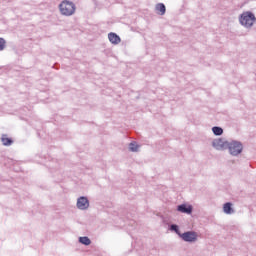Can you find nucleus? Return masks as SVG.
Listing matches in <instances>:
<instances>
[{
    "label": "nucleus",
    "instance_id": "16",
    "mask_svg": "<svg viewBox=\"0 0 256 256\" xmlns=\"http://www.w3.org/2000/svg\"><path fill=\"white\" fill-rule=\"evenodd\" d=\"M5 49V39L0 38V51H3Z\"/></svg>",
    "mask_w": 256,
    "mask_h": 256
},
{
    "label": "nucleus",
    "instance_id": "8",
    "mask_svg": "<svg viewBox=\"0 0 256 256\" xmlns=\"http://www.w3.org/2000/svg\"><path fill=\"white\" fill-rule=\"evenodd\" d=\"M177 211H179L180 213H186L187 215H191V213H193V207L182 204L178 206Z\"/></svg>",
    "mask_w": 256,
    "mask_h": 256
},
{
    "label": "nucleus",
    "instance_id": "1",
    "mask_svg": "<svg viewBox=\"0 0 256 256\" xmlns=\"http://www.w3.org/2000/svg\"><path fill=\"white\" fill-rule=\"evenodd\" d=\"M76 6L73 2L69 0H64L59 5V11L61 15H64L65 17H71V15H75Z\"/></svg>",
    "mask_w": 256,
    "mask_h": 256
},
{
    "label": "nucleus",
    "instance_id": "6",
    "mask_svg": "<svg viewBox=\"0 0 256 256\" xmlns=\"http://www.w3.org/2000/svg\"><path fill=\"white\" fill-rule=\"evenodd\" d=\"M77 207L82 211H84V209H89V200L85 197H80L77 200Z\"/></svg>",
    "mask_w": 256,
    "mask_h": 256
},
{
    "label": "nucleus",
    "instance_id": "5",
    "mask_svg": "<svg viewBox=\"0 0 256 256\" xmlns=\"http://www.w3.org/2000/svg\"><path fill=\"white\" fill-rule=\"evenodd\" d=\"M213 147L218 151H223V149H227L229 147V142L224 141L223 139H217L213 141Z\"/></svg>",
    "mask_w": 256,
    "mask_h": 256
},
{
    "label": "nucleus",
    "instance_id": "4",
    "mask_svg": "<svg viewBox=\"0 0 256 256\" xmlns=\"http://www.w3.org/2000/svg\"><path fill=\"white\" fill-rule=\"evenodd\" d=\"M180 237L183 239V241H187L189 243H193L197 241V232H185L183 234H180Z\"/></svg>",
    "mask_w": 256,
    "mask_h": 256
},
{
    "label": "nucleus",
    "instance_id": "14",
    "mask_svg": "<svg viewBox=\"0 0 256 256\" xmlns=\"http://www.w3.org/2000/svg\"><path fill=\"white\" fill-rule=\"evenodd\" d=\"M129 149L130 151H138L139 145H137L136 143H130Z\"/></svg>",
    "mask_w": 256,
    "mask_h": 256
},
{
    "label": "nucleus",
    "instance_id": "11",
    "mask_svg": "<svg viewBox=\"0 0 256 256\" xmlns=\"http://www.w3.org/2000/svg\"><path fill=\"white\" fill-rule=\"evenodd\" d=\"M156 10L158 11V13L160 15H165V11H166L165 4H163V3L157 4Z\"/></svg>",
    "mask_w": 256,
    "mask_h": 256
},
{
    "label": "nucleus",
    "instance_id": "13",
    "mask_svg": "<svg viewBox=\"0 0 256 256\" xmlns=\"http://www.w3.org/2000/svg\"><path fill=\"white\" fill-rule=\"evenodd\" d=\"M212 131H213L214 135H223V128H221V127L215 126L212 128Z\"/></svg>",
    "mask_w": 256,
    "mask_h": 256
},
{
    "label": "nucleus",
    "instance_id": "3",
    "mask_svg": "<svg viewBox=\"0 0 256 256\" xmlns=\"http://www.w3.org/2000/svg\"><path fill=\"white\" fill-rule=\"evenodd\" d=\"M228 148L231 155H239L243 151V145L237 141L228 143Z\"/></svg>",
    "mask_w": 256,
    "mask_h": 256
},
{
    "label": "nucleus",
    "instance_id": "15",
    "mask_svg": "<svg viewBox=\"0 0 256 256\" xmlns=\"http://www.w3.org/2000/svg\"><path fill=\"white\" fill-rule=\"evenodd\" d=\"M171 231H175V233H177L178 235H181L179 233V227L175 224L171 225Z\"/></svg>",
    "mask_w": 256,
    "mask_h": 256
},
{
    "label": "nucleus",
    "instance_id": "2",
    "mask_svg": "<svg viewBox=\"0 0 256 256\" xmlns=\"http://www.w3.org/2000/svg\"><path fill=\"white\" fill-rule=\"evenodd\" d=\"M256 18L255 15L251 12H244L240 16V23L244 27H253V24L255 23Z\"/></svg>",
    "mask_w": 256,
    "mask_h": 256
},
{
    "label": "nucleus",
    "instance_id": "12",
    "mask_svg": "<svg viewBox=\"0 0 256 256\" xmlns=\"http://www.w3.org/2000/svg\"><path fill=\"white\" fill-rule=\"evenodd\" d=\"M79 242L82 243V245H91L89 237H80Z\"/></svg>",
    "mask_w": 256,
    "mask_h": 256
},
{
    "label": "nucleus",
    "instance_id": "9",
    "mask_svg": "<svg viewBox=\"0 0 256 256\" xmlns=\"http://www.w3.org/2000/svg\"><path fill=\"white\" fill-rule=\"evenodd\" d=\"M231 206H232L231 203L229 202L225 203L223 206L224 213H226L227 215H231V213H233V208Z\"/></svg>",
    "mask_w": 256,
    "mask_h": 256
},
{
    "label": "nucleus",
    "instance_id": "10",
    "mask_svg": "<svg viewBox=\"0 0 256 256\" xmlns=\"http://www.w3.org/2000/svg\"><path fill=\"white\" fill-rule=\"evenodd\" d=\"M1 141L3 143V145L5 146H9L13 144V140H11V138L7 137L6 134L2 135Z\"/></svg>",
    "mask_w": 256,
    "mask_h": 256
},
{
    "label": "nucleus",
    "instance_id": "7",
    "mask_svg": "<svg viewBox=\"0 0 256 256\" xmlns=\"http://www.w3.org/2000/svg\"><path fill=\"white\" fill-rule=\"evenodd\" d=\"M108 39L113 45H119V43H121V37L113 32L108 34Z\"/></svg>",
    "mask_w": 256,
    "mask_h": 256
}]
</instances>
